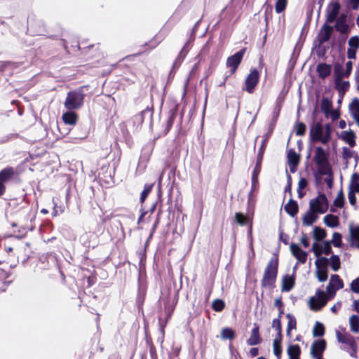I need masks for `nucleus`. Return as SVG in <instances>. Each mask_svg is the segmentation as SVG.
Wrapping results in <instances>:
<instances>
[{"mask_svg": "<svg viewBox=\"0 0 359 359\" xmlns=\"http://www.w3.org/2000/svg\"><path fill=\"white\" fill-rule=\"evenodd\" d=\"M279 265L278 255L274 254L268 262L261 280V286L263 288H274L278 276Z\"/></svg>", "mask_w": 359, "mask_h": 359, "instance_id": "nucleus-1", "label": "nucleus"}, {"mask_svg": "<svg viewBox=\"0 0 359 359\" xmlns=\"http://www.w3.org/2000/svg\"><path fill=\"white\" fill-rule=\"evenodd\" d=\"M332 128L330 124L327 123L325 128L321 122H313L310 127L309 135L313 142H321L327 144L331 140Z\"/></svg>", "mask_w": 359, "mask_h": 359, "instance_id": "nucleus-2", "label": "nucleus"}, {"mask_svg": "<svg viewBox=\"0 0 359 359\" xmlns=\"http://www.w3.org/2000/svg\"><path fill=\"white\" fill-rule=\"evenodd\" d=\"M85 87L82 86L76 90L69 91L64 102L65 107L69 110H79L84 104Z\"/></svg>", "mask_w": 359, "mask_h": 359, "instance_id": "nucleus-3", "label": "nucleus"}, {"mask_svg": "<svg viewBox=\"0 0 359 359\" xmlns=\"http://www.w3.org/2000/svg\"><path fill=\"white\" fill-rule=\"evenodd\" d=\"M329 154L322 147H317L313 161L318 167V172L320 175L332 173V168L329 162Z\"/></svg>", "mask_w": 359, "mask_h": 359, "instance_id": "nucleus-4", "label": "nucleus"}, {"mask_svg": "<svg viewBox=\"0 0 359 359\" xmlns=\"http://www.w3.org/2000/svg\"><path fill=\"white\" fill-rule=\"evenodd\" d=\"M18 179L19 172L16 168L7 165L0 170V183L5 185L6 188L9 184L15 182Z\"/></svg>", "mask_w": 359, "mask_h": 359, "instance_id": "nucleus-5", "label": "nucleus"}, {"mask_svg": "<svg viewBox=\"0 0 359 359\" xmlns=\"http://www.w3.org/2000/svg\"><path fill=\"white\" fill-rule=\"evenodd\" d=\"M309 209L314 212L324 214L328 209V201L325 194H319L318 196L311 199L309 202Z\"/></svg>", "mask_w": 359, "mask_h": 359, "instance_id": "nucleus-6", "label": "nucleus"}, {"mask_svg": "<svg viewBox=\"0 0 359 359\" xmlns=\"http://www.w3.org/2000/svg\"><path fill=\"white\" fill-rule=\"evenodd\" d=\"M316 297H311L309 299V308L313 311H320L327 303L328 297L322 290H316Z\"/></svg>", "mask_w": 359, "mask_h": 359, "instance_id": "nucleus-7", "label": "nucleus"}, {"mask_svg": "<svg viewBox=\"0 0 359 359\" xmlns=\"http://www.w3.org/2000/svg\"><path fill=\"white\" fill-rule=\"evenodd\" d=\"M341 5L339 2H332L329 4L326 9L325 22L328 25L333 23L339 16Z\"/></svg>", "mask_w": 359, "mask_h": 359, "instance_id": "nucleus-8", "label": "nucleus"}, {"mask_svg": "<svg viewBox=\"0 0 359 359\" xmlns=\"http://www.w3.org/2000/svg\"><path fill=\"white\" fill-rule=\"evenodd\" d=\"M266 147V144L265 141H263L259 147V151L257 154V163H256L255 167L252 173V184H255L258 182V176H259V174L261 170V164H262V161L263 159V156H264V153L265 151Z\"/></svg>", "mask_w": 359, "mask_h": 359, "instance_id": "nucleus-9", "label": "nucleus"}, {"mask_svg": "<svg viewBox=\"0 0 359 359\" xmlns=\"http://www.w3.org/2000/svg\"><path fill=\"white\" fill-rule=\"evenodd\" d=\"M245 53V48H243L227 58L226 67L231 68V74H233L236 71L242 61Z\"/></svg>", "mask_w": 359, "mask_h": 359, "instance_id": "nucleus-10", "label": "nucleus"}, {"mask_svg": "<svg viewBox=\"0 0 359 359\" xmlns=\"http://www.w3.org/2000/svg\"><path fill=\"white\" fill-rule=\"evenodd\" d=\"M25 250L26 248L25 247H15L9 245V244H4V250L6 252V253L8 255V256L11 257L8 259L6 261L7 264L10 263V266H12L13 263L14 262H18L19 259L20 258V252H22V250Z\"/></svg>", "mask_w": 359, "mask_h": 359, "instance_id": "nucleus-11", "label": "nucleus"}, {"mask_svg": "<svg viewBox=\"0 0 359 359\" xmlns=\"http://www.w3.org/2000/svg\"><path fill=\"white\" fill-rule=\"evenodd\" d=\"M333 30V26L327 23H324L323 25L317 36L319 45H323L324 43L327 42L330 39Z\"/></svg>", "mask_w": 359, "mask_h": 359, "instance_id": "nucleus-12", "label": "nucleus"}, {"mask_svg": "<svg viewBox=\"0 0 359 359\" xmlns=\"http://www.w3.org/2000/svg\"><path fill=\"white\" fill-rule=\"evenodd\" d=\"M347 15L345 13H341L335 20V25L333 26L334 29L339 32L341 34L347 35L350 32L349 25L347 22Z\"/></svg>", "mask_w": 359, "mask_h": 359, "instance_id": "nucleus-13", "label": "nucleus"}, {"mask_svg": "<svg viewBox=\"0 0 359 359\" xmlns=\"http://www.w3.org/2000/svg\"><path fill=\"white\" fill-rule=\"evenodd\" d=\"M259 73L257 69H252L245 79V90L252 93L259 82Z\"/></svg>", "mask_w": 359, "mask_h": 359, "instance_id": "nucleus-14", "label": "nucleus"}, {"mask_svg": "<svg viewBox=\"0 0 359 359\" xmlns=\"http://www.w3.org/2000/svg\"><path fill=\"white\" fill-rule=\"evenodd\" d=\"M28 31L33 35H43L45 32L43 22L40 20H34L29 17Z\"/></svg>", "mask_w": 359, "mask_h": 359, "instance_id": "nucleus-15", "label": "nucleus"}, {"mask_svg": "<svg viewBox=\"0 0 359 359\" xmlns=\"http://www.w3.org/2000/svg\"><path fill=\"white\" fill-rule=\"evenodd\" d=\"M326 347L327 343L325 339L315 340L311 346V354L312 357L323 356Z\"/></svg>", "mask_w": 359, "mask_h": 359, "instance_id": "nucleus-16", "label": "nucleus"}, {"mask_svg": "<svg viewBox=\"0 0 359 359\" xmlns=\"http://www.w3.org/2000/svg\"><path fill=\"white\" fill-rule=\"evenodd\" d=\"M287 158L290 172H295L300 162V155L297 154L293 149H290L287 151Z\"/></svg>", "mask_w": 359, "mask_h": 359, "instance_id": "nucleus-17", "label": "nucleus"}, {"mask_svg": "<svg viewBox=\"0 0 359 359\" xmlns=\"http://www.w3.org/2000/svg\"><path fill=\"white\" fill-rule=\"evenodd\" d=\"M290 251L292 255L302 264H305L307 260L308 254L302 250L296 243H292L290 245Z\"/></svg>", "mask_w": 359, "mask_h": 359, "instance_id": "nucleus-18", "label": "nucleus"}, {"mask_svg": "<svg viewBox=\"0 0 359 359\" xmlns=\"http://www.w3.org/2000/svg\"><path fill=\"white\" fill-rule=\"evenodd\" d=\"M262 341V339L259 333V326L257 323H254L250 336L247 339V344L249 346H255L259 344Z\"/></svg>", "mask_w": 359, "mask_h": 359, "instance_id": "nucleus-19", "label": "nucleus"}, {"mask_svg": "<svg viewBox=\"0 0 359 359\" xmlns=\"http://www.w3.org/2000/svg\"><path fill=\"white\" fill-rule=\"evenodd\" d=\"M316 72L320 79H325L331 74L332 65L325 62H320L316 67Z\"/></svg>", "mask_w": 359, "mask_h": 359, "instance_id": "nucleus-20", "label": "nucleus"}, {"mask_svg": "<svg viewBox=\"0 0 359 359\" xmlns=\"http://www.w3.org/2000/svg\"><path fill=\"white\" fill-rule=\"evenodd\" d=\"M294 277L287 274L285 275L282 279L281 291L289 292L294 287Z\"/></svg>", "mask_w": 359, "mask_h": 359, "instance_id": "nucleus-21", "label": "nucleus"}, {"mask_svg": "<svg viewBox=\"0 0 359 359\" xmlns=\"http://www.w3.org/2000/svg\"><path fill=\"white\" fill-rule=\"evenodd\" d=\"M234 222L240 226L250 224V231H252V222L248 215H243L241 212H236Z\"/></svg>", "mask_w": 359, "mask_h": 359, "instance_id": "nucleus-22", "label": "nucleus"}, {"mask_svg": "<svg viewBox=\"0 0 359 359\" xmlns=\"http://www.w3.org/2000/svg\"><path fill=\"white\" fill-rule=\"evenodd\" d=\"M198 23H199V21H198L195 24L194 27H193V29L191 30V34L189 40L185 43L184 46L181 50V51L179 53V55H178L177 58L176 59L175 63H177V62L180 63L183 60L184 57H185V55L187 54V53L185 51V49L187 48V47L189 44L190 41L194 40V35L196 34V28H197V26H198Z\"/></svg>", "mask_w": 359, "mask_h": 359, "instance_id": "nucleus-23", "label": "nucleus"}, {"mask_svg": "<svg viewBox=\"0 0 359 359\" xmlns=\"http://www.w3.org/2000/svg\"><path fill=\"white\" fill-rule=\"evenodd\" d=\"M285 211L291 217H294L299 212L298 203L296 201L290 198L284 207Z\"/></svg>", "mask_w": 359, "mask_h": 359, "instance_id": "nucleus-24", "label": "nucleus"}, {"mask_svg": "<svg viewBox=\"0 0 359 359\" xmlns=\"http://www.w3.org/2000/svg\"><path fill=\"white\" fill-rule=\"evenodd\" d=\"M341 139L348 144L350 147H353L355 145V135L353 130L342 131Z\"/></svg>", "mask_w": 359, "mask_h": 359, "instance_id": "nucleus-25", "label": "nucleus"}, {"mask_svg": "<svg viewBox=\"0 0 359 359\" xmlns=\"http://www.w3.org/2000/svg\"><path fill=\"white\" fill-rule=\"evenodd\" d=\"M317 212H314L309 209L307 211L302 218V223L304 226H311L312 225L318 218L317 215Z\"/></svg>", "mask_w": 359, "mask_h": 359, "instance_id": "nucleus-26", "label": "nucleus"}, {"mask_svg": "<svg viewBox=\"0 0 359 359\" xmlns=\"http://www.w3.org/2000/svg\"><path fill=\"white\" fill-rule=\"evenodd\" d=\"M321 112H339V109H332V102L327 97H323L320 101Z\"/></svg>", "mask_w": 359, "mask_h": 359, "instance_id": "nucleus-27", "label": "nucleus"}, {"mask_svg": "<svg viewBox=\"0 0 359 359\" xmlns=\"http://www.w3.org/2000/svg\"><path fill=\"white\" fill-rule=\"evenodd\" d=\"M287 353L290 358H300L302 353L301 347L299 344H290L287 346Z\"/></svg>", "mask_w": 359, "mask_h": 359, "instance_id": "nucleus-28", "label": "nucleus"}, {"mask_svg": "<svg viewBox=\"0 0 359 359\" xmlns=\"http://www.w3.org/2000/svg\"><path fill=\"white\" fill-rule=\"evenodd\" d=\"M335 88L338 91L339 96L344 97V95L348 90L350 84L348 81H344L341 79L334 81Z\"/></svg>", "mask_w": 359, "mask_h": 359, "instance_id": "nucleus-29", "label": "nucleus"}, {"mask_svg": "<svg viewBox=\"0 0 359 359\" xmlns=\"http://www.w3.org/2000/svg\"><path fill=\"white\" fill-rule=\"evenodd\" d=\"M150 99H151V106L148 105L144 110H142L140 112L144 113V112L154 111V110H158V111L161 110V107H162V104H163V99H161L158 96L156 97V107L154 106V98H153L152 95L151 96Z\"/></svg>", "mask_w": 359, "mask_h": 359, "instance_id": "nucleus-30", "label": "nucleus"}, {"mask_svg": "<svg viewBox=\"0 0 359 359\" xmlns=\"http://www.w3.org/2000/svg\"><path fill=\"white\" fill-rule=\"evenodd\" d=\"M324 223L329 227H337L339 224V217L336 215L329 214L324 217Z\"/></svg>", "mask_w": 359, "mask_h": 359, "instance_id": "nucleus-31", "label": "nucleus"}, {"mask_svg": "<svg viewBox=\"0 0 359 359\" xmlns=\"http://www.w3.org/2000/svg\"><path fill=\"white\" fill-rule=\"evenodd\" d=\"M282 338L276 337L273 341V353L278 359H280L282 355Z\"/></svg>", "mask_w": 359, "mask_h": 359, "instance_id": "nucleus-32", "label": "nucleus"}, {"mask_svg": "<svg viewBox=\"0 0 359 359\" xmlns=\"http://www.w3.org/2000/svg\"><path fill=\"white\" fill-rule=\"evenodd\" d=\"M286 318L288 319L287 325V336L289 337H292L291 331L297 328V320L294 316L290 313L286 315Z\"/></svg>", "mask_w": 359, "mask_h": 359, "instance_id": "nucleus-33", "label": "nucleus"}, {"mask_svg": "<svg viewBox=\"0 0 359 359\" xmlns=\"http://www.w3.org/2000/svg\"><path fill=\"white\" fill-rule=\"evenodd\" d=\"M333 66L334 81H339L345 76L343 66L339 62H334Z\"/></svg>", "mask_w": 359, "mask_h": 359, "instance_id": "nucleus-34", "label": "nucleus"}, {"mask_svg": "<svg viewBox=\"0 0 359 359\" xmlns=\"http://www.w3.org/2000/svg\"><path fill=\"white\" fill-rule=\"evenodd\" d=\"M350 233L351 236V245L359 248V228L351 226Z\"/></svg>", "mask_w": 359, "mask_h": 359, "instance_id": "nucleus-35", "label": "nucleus"}, {"mask_svg": "<svg viewBox=\"0 0 359 359\" xmlns=\"http://www.w3.org/2000/svg\"><path fill=\"white\" fill-rule=\"evenodd\" d=\"M325 328L322 323L317 321L313 329V336L314 337H323L325 334Z\"/></svg>", "mask_w": 359, "mask_h": 359, "instance_id": "nucleus-36", "label": "nucleus"}, {"mask_svg": "<svg viewBox=\"0 0 359 359\" xmlns=\"http://www.w3.org/2000/svg\"><path fill=\"white\" fill-rule=\"evenodd\" d=\"M330 283L334 287L338 290L343 288L344 285L342 279L337 274H333L331 276Z\"/></svg>", "mask_w": 359, "mask_h": 359, "instance_id": "nucleus-37", "label": "nucleus"}, {"mask_svg": "<svg viewBox=\"0 0 359 359\" xmlns=\"http://www.w3.org/2000/svg\"><path fill=\"white\" fill-rule=\"evenodd\" d=\"M327 236L325 229L319 226H315L313 229V238L316 241H320Z\"/></svg>", "mask_w": 359, "mask_h": 359, "instance_id": "nucleus-38", "label": "nucleus"}, {"mask_svg": "<svg viewBox=\"0 0 359 359\" xmlns=\"http://www.w3.org/2000/svg\"><path fill=\"white\" fill-rule=\"evenodd\" d=\"M154 184H145L144 186V189L141 192L140 202L142 205L148 195L151 193Z\"/></svg>", "mask_w": 359, "mask_h": 359, "instance_id": "nucleus-39", "label": "nucleus"}, {"mask_svg": "<svg viewBox=\"0 0 359 359\" xmlns=\"http://www.w3.org/2000/svg\"><path fill=\"white\" fill-rule=\"evenodd\" d=\"M299 114H297V121L294 126L295 134L297 136H303L306 133V125L299 121Z\"/></svg>", "mask_w": 359, "mask_h": 359, "instance_id": "nucleus-40", "label": "nucleus"}, {"mask_svg": "<svg viewBox=\"0 0 359 359\" xmlns=\"http://www.w3.org/2000/svg\"><path fill=\"white\" fill-rule=\"evenodd\" d=\"M221 337L223 339L232 340L236 337L235 331L230 327H224L222 330Z\"/></svg>", "mask_w": 359, "mask_h": 359, "instance_id": "nucleus-41", "label": "nucleus"}, {"mask_svg": "<svg viewBox=\"0 0 359 359\" xmlns=\"http://www.w3.org/2000/svg\"><path fill=\"white\" fill-rule=\"evenodd\" d=\"M62 120L65 124L75 125L77 120V114H63Z\"/></svg>", "mask_w": 359, "mask_h": 359, "instance_id": "nucleus-42", "label": "nucleus"}, {"mask_svg": "<svg viewBox=\"0 0 359 359\" xmlns=\"http://www.w3.org/2000/svg\"><path fill=\"white\" fill-rule=\"evenodd\" d=\"M351 330L353 332H359V317L356 315H352L349 319Z\"/></svg>", "mask_w": 359, "mask_h": 359, "instance_id": "nucleus-43", "label": "nucleus"}, {"mask_svg": "<svg viewBox=\"0 0 359 359\" xmlns=\"http://www.w3.org/2000/svg\"><path fill=\"white\" fill-rule=\"evenodd\" d=\"M225 308V303L219 299H215L212 303V309L216 312H220Z\"/></svg>", "mask_w": 359, "mask_h": 359, "instance_id": "nucleus-44", "label": "nucleus"}, {"mask_svg": "<svg viewBox=\"0 0 359 359\" xmlns=\"http://www.w3.org/2000/svg\"><path fill=\"white\" fill-rule=\"evenodd\" d=\"M341 262L338 255H333L330 257V266L334 271H338L340 269Z\"/></svg>", "mask_w": 359, "mask_h": 359, "instance_id": "nucleus-45", "label": "nucleus"}, {"mask_svg": "<svg viewBox=\"0 0 359 359\" xmlns=\"http://www.w3.org/2000/svg\"><path fill=\"white\" fill-rule=\"evenodd\" d=\"M345 198L342 189L338 193L334 201V205L337 208H341L344 205Z\"/></svg>", "mask_w": 359, "mask_h": 359, "instance_id": "nucleus-46", "label": "nucleus"}, {"mask_svg": "<svg viewBox=\"0 0 359 359\" xmlns=\"http://www.w3.org/2000/svg\"><path fill=\"white\" fill-rule=\"evenodd\" d=\"M177 114H168V117L165 118L166 126H165V131H164L165 135H166L171 129V128L173 125V123H174V120H175Z\"/></svg>", "mask_w": 359, "mask_h": 359, "instance_id": "nucleus-47", "label": "nucleus"}, {"mask_svg": "<svg viewBox=\"0 0 359 359\" xmlns=\"http://www.w3.org/2000/svg\"><path fill=\"white\" fill-rule=\"evenodd\" d=\"M272 327L277 332L276 337H283L281 320L279 318H275L272 321Z\"/></svg>", "mask_w": 359, "mask_h": 359, "instance_id": "nucleus-48", "label": "nucleus"}, {"mask_svg": "<svg viewBox=\"0 0 359 359\" xmlns=\"http://www.w3.org/2000/svg\"><path fill=\"white\" fill-rule=\"evenodd\" d=\"M315 264L317 269H327L328 259L322 257L316 259Z\"/></svg>", "mask_w": 359, "mask_h": 359, "instance_id": "nucleus-49", "label": "nucleus"}, {"mask_svg": "<svg viewBox=\"0 0 359 359\" xmlns=\"http://www.w3.org/2000/svg\"><path fill=\"white\" fill-rule=\"evenodd\" d=\"M19 63L15 62H4L1 66H0V71L6 72L8 69H12L13 68H17L19 67Z\"/></svg>", "mask_w": 359, "mask_h": 359, "instance_id": "nucleus-50", "label": "nucleus"}, {"mask_svg": "<svg viewBox=\"0 0 359 359\" xmlns=\"http://www.w3.org/2000/svg\"><path fill=\"white\" fill-rule=\"evenodd\" d=\"M316 277L320 282H325L328 278V270L327 269H317Z\"/></svg>", "mask_w": 359, "mask_h": 359, "instance_id": "nucleus-51", "label": "nucleus"}, {"mask_svg": "<svg viewBox=\"0 0 359 359\" xmlns=\"http://www.w3.org/2000/svg\"><path fill=\"white\" fill-rule=\"evenodd\" d=\"M287 6V0H277L275 6L276 12L280 13L283 12Z\"/></svg>", "mask_w": 359, "mask_h": 359, "instance_id": "nucleus-52", "label": "nucleus"}, {"mask_svg": "<svg viewBox=\"0 0 359 359\" xmlns=\"http://www.w3.org/2000/svg\"><path fill=\"white\" fill-rule=\"evenodd\" d=\"M341 234L338 233V232H334L333 234H332V243L334 245V247H341Z\"/></svg>", "mask_w": 359, "mask_h": 359, "instance_id": "nucleus-53", "label": "nucleus"}, {"mask_svg": "<svg viewBox=\"0 0 359 359\" xmlns=\"http://www.w3.org/2000/svg\"><path fill=\"white\" fill-rule=\"evenodd\" d=\"M348 108L350 112H359V100L357 97L353 98Z\"/></svg>", "mask_w": 359, "mask_h": 359, "instance_id": "nucleus-54", "label": "nucleus"}, {"mask_svg": "<svg viewBox=\"0 0 359 359\" xmlns=\"http://www.w3.org/2000/svg\"><path fill=\"white\" fill-rule=\"evenodd\" d=\"M349 48L358 49L359 48V37L354 36L348 40Z\"/></svg>", "mask_w": 359, "mask_h": 359, "instance_id": "nucleus-55", "label": "nucleus"}, {"mask_svg": "<svg viewBox=\"0 0 359 359\" xmlns=\"http://www.w3.org/2000/svg\"><path fill=\"white\" fill-rule=\"evenodd\" d=\"M336 337L339 342L346 344L351 336L342 334L341 332L337 330L336 331Z\"/></svg>", "mask_w": 359, "mask_h": 359, "instance_id": "nucleus-56", "label": "nucleus"}, {"mask_svg": "<svg viewBox=\"0 0 359 359\" xmlns=\"http://www.w3.org/2000/svg\"><path fill=\"white\" fill-rule=\"evenodd\" d=\"M337 290H338V289L334 287L330 283L327 284L326 286V291L327 292V296L328 297V299H332L335 296Z\"/></svg>", "mask_w": 359, "mask_h": 359, "instance_id": "nucleus-57", "label": "nucleus"}, {"mask_svg": "<svg viewBox=\"0 0 359 359\" xmlns=\"http://www.w3.org/2000/svg\"><path fill=\"white\" fill-rule=\"evenodd\" d=\"M346 344L350 346V348L353 352L351 355H355L357 353V344L352 336L351 337V338H349L348 342H346Z\"/></svg>", "mask_w": 359, "mask_h": 359, "instance_id": "nucleus-58", "label": "nucleus"}, {"mask_svg": "<svg viewBox=\"0 0 359 359\" xmlns=\"http://www.w3.org/2000/svg\"><path fill=\"white\" fill-rule=\"evenodd\" d=\"M312 250L317 257H320L323 254V247L317 243H314L313 244Z\"/></svg>", "mask_w": 359, "mask_h": 359, "instance_id": "nucleus-59", "label": "nucleus"}, {"mask_svg": "<svg viewBox=\"0 0 359 359\" xmlns=\"http://www.w3.org/2000/svg\"><path fill=\"white\" fill-rule=\"evenodd\" d=\"M28 232V230H27V228H25V227H22L20 228V229L18 230V231H13V233H15V237L18 238H24L26 234Z\"/></svg>", "mask_w": 359, "mask_h": 359, "instance_id": "nucleus-60", "label": "nucleus"}, {"mask_svg": "<svg viewBox=\"0 0 359 359\" xmlns=\"http://www.w3.org/2000/svg\"><path fill=\"white\" fill-rule=\"evenodd\" d=\"M332 252L331 244L330 241H325L323 246V253L325 255H329Z\"/></svg>", "mask_w": 359, "mask_h": 359, "instance_id": "nucleus-61", "label": "nucleus"}, {"mask_svg": "<svg viewBox=\"0 0 359 359\" xmlns=\"http://www.w3.org/2000/svg\"><path fill=\"white\" fill-rule=\"evenodd\" d=\"M342 156L344 159H350L353 157V152L349 148L344 147L342 149Z\"/></svg>", "mask_w": 359, "mask_h": 359, "instance_id": "nucleus-62", "label": "nucleus"}, {"mask_svg": "<svg viewBox=\"0 0 359 359\" xmlns=\"http://www.w3.org/2000/svg\"><path fill=\"white\" fill-rule=\"evenodd\" d=\"M351 290L354 293H359V277L352 281Z\"/></svg>", "mask_w": 359, "mask_h": 359, "instance_id": "nucleus-63", "label": "nucleus"}, {"mask_svg": "<svg viewBox=\"0 0 359 359\" xmlns=\"http://www.w3.org/2000/svg\"><path fill=\"white\" fill-rule=\"evenodd\" d=\"M348 198L349 203L351 205H355L356 204V196L354 191L350 190L348 193Z\"/></svg>", "mask_w": 359, "mask_h": 359, "instance_id": "nucleus-64", "label": "nucleus"}]
</instances>
